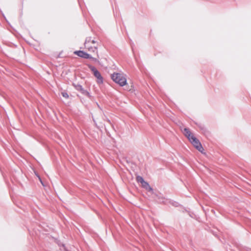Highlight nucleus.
Here are the masks:
<instances>
[{"label": "nucleus", "mask_w": 251, "mask_h": 251, "mask_svg": "<svg viewBox=\"0 0 251 251\" xmlns=\"http://www.w3.org/2000/svg\"><path fill=\"white\" fill-rule=\"evenodd\" d=\"M141 184H142V186L144 188H145L146 190H147V191H152V189L151 188V187L150 186V185L149 184V183L145 181Z\"/></svg>", "instance_id": "obj_6"}, {"label": "nucleus", "mask_w": 251, "mask_h": 251, "mask_svg": "<svg viewBox=\"0 0 251 251\" xmlns=\"http://www.w3.org/2000/svg\"><path fill=\"white\" fill-rule=\"evenodd\" d=\"M136 180L137 182H140L141 184L143 183L145 181L143 178L140 176H137L136 177Z\"/></svg>", "instance_id": "obj_7"}, {"label": "nucleus", "mask_w": 251, "mask_h": 251, "mask_svg": "<svg viewBox=\"0 0 251 251\" xmlns=\"http://www.w3.org/2000/svg\"><path fill=\"white\" fill-rule=\"evenodd\" d=\"M36 176H37V177H38V178H39V179L40 181L41 182V183H42V184L43 185H44L43 183V182H42V180H41V177H40L38 175H36Z\"/></svg>", "instance_id": "obj_9"}, {"label": "nucleus", "mask_w": 251, "mask_h": 251, "mask_svg": "<svg viewBox=\"0 0 251 251\" xmlns=\"http://www.w3.org/2000/svg\"><path fill=\"white\" fill-rule=\"evenodd\" d=\"M111 77L115 82L121 86L126 84V78L123 74L114 73L111 75Z\"/></svg>", "instance_id": "obj_3"}, {"label": "nucleus", "mask_w": 251, "mask_h": 251, "mask_svg": "<svg viewBox=\"0 0 251 251\" xmlns=\"http://www.w3.org/2000/svg\"><path fill=\"white\" fill-rule=\"evenodd\" d=\"M61 94H62V96L64 98H66V99H68V98H69V95H68V94L67 93H66V92H62V93H61Z\"/></svg>", "instance_id": "obj_8"}, {"label": "nucleus", "mask_w": 251, "mask_h": 251, "mask_svg": "<svg viewBox=\"0 0 251 251\" xmlns=\"http://www.w3.org/2000/svg\"><path fill=\"white\" fill-rule=\"evenodd\" d=\"M89 68L93 72L94 76L97 78V82L100 84L103 83V78L101 76L100 73L96 69L95 67L90 65H88Z\"/></svg>", "instance_id": "obj_4"}, {"label": "nucleus", "mask_w": 251, "mask_h": 251, "mask_svg": "<svg viewBox=\"0 0 251 251\" xmlns=\"http://www.w3.org/2000/svg\"><path fill=\"white\" fill-rule=\"evenodd\" d=\"M85 49L90 52H96L98 54V45L97 42L91 37H87L84 43Z\"/></svg>", "instance_id": "obj_2"}, {"label": "nucleus", "mask_w": 251, "mask_h": 251, "mask_svg": "<svg viewBox=\"0 0 251 251\" xmlns=\"http://www.w3.org/2000/svg\"><path fill=\"white\" fill-rule=\"evenodd\" d=\"M74 54L80 57L83 58H86V59L90 58L95 61H97V58L92 57L91 56V55H90L89 54H88L87 52H84L82 50L75 51L74 52Z\"/></svg>", "instance_id": "obj_5"}, {"label": "nucleus", "mask_w": 251, "mask_h": 251, "mask_svg": "<svg viewBox=\"0 0 251 251\" xmlns=\"http://www.w3.org/2000/svg\"><path fill=\"white\" fill-rule=\"evenodd\" d=\"M183 134L188 138L193 145L200 152H202L203 148L199 140L193 134L190 130L187 128H184L182 130Z\"/></svg>", "instance_id": "obj_1"}]
</instances>
